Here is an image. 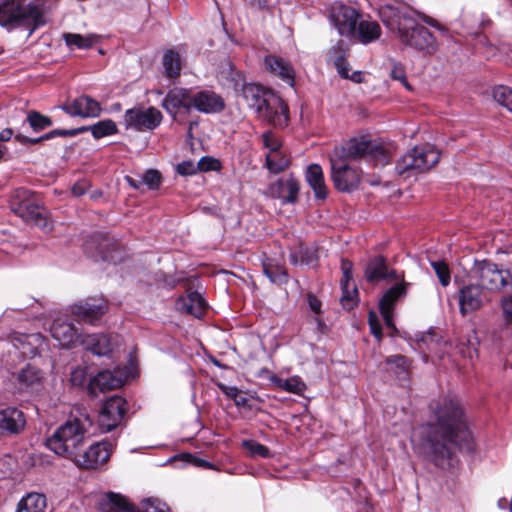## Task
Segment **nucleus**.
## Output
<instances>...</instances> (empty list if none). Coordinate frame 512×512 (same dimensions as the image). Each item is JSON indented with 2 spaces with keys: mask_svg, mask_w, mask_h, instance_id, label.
Masks as SVG:
<instances>
[{
  "mask_svg": "<svg viewBox=\"0 0 512 512\" xmlns=\"http://www.w3.org/2000/svg\"><path fill=\"white\" fill-rule=\"evenodd\" d=\"M11 210L25 222L41 229L48 227L47 212L37 197L27 189H16L11 199Z\"/></svg>",
  "mask_w": 512,
  "mask_h": 512,
  "instance_id": "7",
  "label": "nucleus"
},
{
  "mask_svg": "<svg viewBox=\"0 0 512 512\" xmlns=\"http://www.w3.org/2000/svg\"><path fill=\"white\" fill-rule=\"evenodd\" d=\"M262 139L264 147L268 150L267 154L283 152L282 142L273 132H265Z\"/></svg>",
  "mask_w": 512,
  "mask_h": 512,
  "instance_id": "49",
  "label": "nucleus"
},
{
  "mask_svg": "<svg viewBox=\"0 0 512 512\" xmlns=\"http://www.w3.org/2000/svg\"><path fill=\"white\" fill-rule=\"evenodd\" d=\"M98 505L102 512H133V507L128 500L113 492L103 495Z\"/></svg>",
  "mask_w": 512,
  "mask_h": 512,
  "instance_id": "31",
  "label": "nucleus"
},
{
  "mask_svg": "<svg viewBox=\"0 0 512 512\" xmlns=\"http://www.w3.org/2000/svg\"><path fill=\"white\" fill-rule=\"evenodd\" d=\"M241 95L248 107L257 111L265 103L270 107H278L280 97L264 87L254 83H244L241 87Z\"/></svg>",
  "mask_w": 512,
  "mask_h": 512,
  "instance_id": "14",
  "label": "nucleus"
},
{
  "mask_svg": "<svg viewBox=\"0 0 512 512\" xmlns=\"http://www.w3.org/2000/svg\"><path fill=\"white\" fill-rule=\"evenodd\" d=\"M163 67L165 74L169 78H175L180 75L181 71V57L178 52L168 50L163 55Z\"/></svg>",
  "mask_w": 512,
  "mask_h": 512,
  "instance_id": "39",
  "label": "nucleus"
},
{
  "mask_svg": "<svg viewBox=\"0 0 512 512\" xmlns=\"http://www.w3.org/2000/svg\"><path fill=\"white\" fill-rule=\"evenodd\" d=\"M289 158L286 153L279 152L273 154H266V167L274 174L284 171L289 166Z\"/></svg>",
  "mask_w": 512,
  "mask_h": 512,
  "instance_id": "41",
  "label": "nucleus"
},
{
  "mask_svg": "<svg viewBox=\"0 0 512 512\" xmlns=\"http://www.w3.org/2000/svg\"><path fill=\"white\" fill-rule=\"evenodd\" d=\"M431 266L434 269L441 285L447 287L450 283V271L448 265L442 261H432Z\"/></svg>",
  "mask_w": 512,
  "mask_h": 512,
  "instance_id": "50",
  "label": "nucleus"
},
{
  "mask_svg": "<svg viewBox=\"0 0 512 512\" xmlns=\"http://www.w3.org/2000/svg\"><path fill=\"white\" fill-rule=\"evenodd\" d=\"M176 171L182 176L193 175L197 172V164L192 161H183L176 166Z\"/></svg>",
  "mask_w": 512,
  "mask_h": 512,
  "instance_id": "56",
  "label": "nucleus"
},
{
  "mask_svg": "<svg viewBox=\"0 0 512 512\" xmlns=\"http://www.w3.org/2000/svg\"><path fill=\"white\" fill-rule=\"evenodd\" d=\"M27 121L31 128L36 132L44 130L45 128L52 125V121L49 117L35 111L30 112L27 115Z\"/></svg>",
  "mask_w": 512,
  "mask_h": 512,
  "instance_id": "48",
  "label": "nucleus"
},
{
  "mask_svg": "<svg viewBox=\"0 0 512 512\" xmlns=\"http://www.w3.org/2000/svg\"><path fill=\"white\" fill-rule=\"evenodd\" d=\"M193 99V89L175 87L163 99L162 107L175 118L178 110L181 108L187 112L193 110Z\"/></svg>",
  "mask_w": 512,
  "mask_h": 512,
  "instance_id": "16",
  "label": "nucleus"
},
{
  "mask_svg": "<svg viewBox=\"0 0 512 512\" xmlns=\"http://www.w3.org/2000/svg\"><path fill=\"white\" fill-rule=\"evenodd\" d=\"M386 363L389 366H395L397 369H400L402 372H405L408 369L409 363L406 357L401 355L391 356L386 359Z\"/></svg>",
  "mask_w": 512,
  "mask_h": 512,
  "instance_id": "55",
  "label": "nucleus"
},
{
  "mask_svg": "<svg viewBox=\"0 0 512 512\" xmlns=\"http://www.w3.org/2000/svg\"><path fill=\"white\" fill-rule=\"evenodd\" d=\"M365 277L368 281L374 282L382 279H399L395 270H389L385 259L381 256L371 259L365 269Z\"/></svg>",
  "mask_w": 512,
  "mask_h": 512,
  "instance_id": "28",
  "label": "nucleus"
},
{
  "mask_svg": "<svg viewBox=\"0 0 512 512\" xmlns=\"http://www.w3.org/2000/svg\"><path fill=\"white\" fill-rule=\"evenodd\" d=\"M266 69L272 74L279 76L282 80L290 84L294 83V71L291 65L282 58L276 56H267L264 60Z\"/></svg>",
  "mask_w": 512,
  "mask_h": 512,
  "instance_id": "32",
  "label": "nucleus"
},
{
  "mask_svg": "<svg viewBox=\"0 0 512 512\" xmlns=\"http://www.w3.org/2000/svg\"><path fill=\"white\" fill-rule=\"evenodd\" d=\"M91 426L90 416L85 412H80L79 415L71 416L60 425L46 439V445L55 454L72 460L83 446Z\"/></svg>",
  "mask_w": 512,
  "mask_h": 512,
  "instance_id": "3",
  "label": "nucleus"
},
{
  "mask_svg": "<svg viewBox=\"0 0 512 512\" xmlns=\"http://www.w3.org/2000/svg\"><path fill=\"white\" fill-rule=\"evenodd\" d=\"M108 306L104 300L96 303L90 300H85L71 306V314L76 317L77 320L83 321L89 324H96V322L107 312Z\"/></svg>",
  "mask_w": 512,
  "mask_h": 512,
  "instance_id": "20",
  "label": "nucleus"
},
{
  "mask_svg": "<svg viewBox=\"0 0 512 512\" xmlns=\"http://www.w3.org/2000/svg\"><path fill=\"white\" fill-rule=\"evenodd\" d=\"M440 159L438 150L431 146H416L404 154L396 164V172L409 178L434 167Z\"/></svg>",
  "mask_w": 512,
  "mask_h": 512,
  "instance_id": "6",
  "label": "nucleus"
},
{
  "mask_svg": "<svg viewBox=\"0 0 512 512\" xmlns=\"http://www.w3.org/2000/svg\"><path fill=\"white\" fill-rule=\"evenodd\" d=\"M127 411V403L121 396L109 398L99 413V427L103 432L116 428Z\"/></svg>",
  "mask_w": 512,
  "mask_h": 512,
  "instance_id": "12",
  "label": "nucleus"
},
{
  "mask_svg": "<svg viewBox=\"0 0 512 512\" xmlns=\"http://www.w3.org/2000/svg\"><path fill=\"white\" fill-rule=\"evenodd\" d=\"M348 53V47L343 41H339L335 46H333L328 54L327 59L329 63H332L337 69L338 74L342 78L349 77V63L346 61V56Z\"/></svg>",
  "mask_w": 512,
  "mask_h": 512,
  "instance_id": "30",
  "label": "nucleus"
},
{
  "mask_svg": "<svg viewBox=\"0 0 512 512\" xmlns=\"http://www.w3.org/2000/svg\"><path fill=\"white\" fill-rule=\"evenodd\" d=\"M342 296L341 304L343 308L350 310L357 304V289L354 283H347L346 285L341 284Z\"/></svg>",
  "mask_w": 512,
  "mask_h": 512,
  "instance_id": "45",
  "label": "nucleus"
},
{
  "mask_svg": "<svg viewBox=\"0 0 512 512\" xmlns=\"http://www.w3.org/2000/svg\"><path fill=\"white\" fill-rule=\"evenodd\" d=\"M487 301L488 298L484 289L477 282L465 285L459 290L458 302L462 315L480 309Z\"/></svg>",
  "mask_w": 512,
  "mask_h": 512,
  "instance_id": "15",
  "label": "nucleus"
},
{
  "mask_svg": "<svg viewBox=\"0 0 512 512\" xmlns=\"http://www.w3.org/2000/svg\"><path fill=\"white\" fill-rule=\"evenodd\" d=\"M9 343L21 355L25 357H34L40 353L44 346L45 339L40 333H13L10 336Z\"/></svg>",
  "mask_w": 512,
  "mask_h": 512,
  "instance_id": "18",
  "label": "nucleus"
},
{
  "mask_svg": "<svg viewBox=\"0 0 512 512\" xmlns=\"http://www.w3.org/2000/svg\"><path fill=\"white\" fill-rule=\"evenodd\" d=\"M77 135V131L76 130H60V129H57V130H53L49 133H46L44 134L43 136H40L38 138H29V137H26V136H22L20 134L16 135V139L18 141H20L21 143H31V144H36L40 141H43V140H48L50 138H53L55 136H75Z\"/></svg>",
  "mask_w": 512,
  "mask_h": 512,
  "instance_id": "44",
  "label": "nucleus"
},
{
  "mask_svg": "<svg viewBox=\"0 0 512 512\" xmlns=\"http://www.w3.org/2000/svg\"><path fill=\"white\" fill-rule=\"evenodd\" d=\"M88 187H89L88 182H86V181H78V182H76L73 185L71 191H72L74 196L79 197V196H82V195L85 194V192L87 191Z\"/></svg>",
  "mask_w": 512,
  "mask_h": 512,
  "instance_id": "61",
  "label": "nucleus"
},
{
  "mask_svg": "<svg viewBox=\"0 0 512 512\" xmlns=\"http://www.w3.org/2000/svg\"><path fill=\"white\" fill-rule=\"evenodd\" d=\"M142 182L149 189L155 190L160 186L161 175L157 170L150 169L142 176Z\"/></svg>",
  "mask_w": 512,
  "mask_h": 512,
  "instance_id": "53",
  "label": "nucleus"
},
{
  "mask_svg": "<svg viewBox=\"0 0 512 512\" xmlns=\"http://www.w3.org/2000/svg\"><path fill=\"white\" fill-rule=\"evenodd\" d=\"M50 332L52 337L64 348L73 347L81 337L72 323L61 318L54 320Z\"/></svg>",
  "mask_w": 512,
  "mask_h": 512,
  "instance_id": "24",
  "label": "nucleus"
},
{
  "mask_svg": "<svg viewBox=\"0 0 512 512\" xmlns=\"http://www.w3.org/2000/svg\"><path fill=\"white\" fill-rule=\"evenodd\" d=\"M300 259L298 254L293 253L290 255V262L293 265L305 264L314 265L317 261L316 251L313 248H301L299 251Z\"/></svg>",
  "mask_w": 512,
  "mask_h": 512,
  "instance_id": "46",
  "label": "nucleus"
},
{
  "mask_svg": "<svg viewBox=\"0 0 512 512\" xmlns=\"http://www.w3.org/2000/svg\"><path fill=\"white\" fill-rule=\"evenodd\" d=\"M121 385L120 379L114 377L111 371L104 370L96 374L89 382V390L92 394L115 389Z\"/></svg>",
  "mask_w": 512,
  "mask_h": 512,
  "instance_id": "34",
  "label": "nucleus"
},
{
  "mask_svg": "<svg viewBox=\"0 0 512 512\" xmlns=\"http://www.w3.org/2000/svg\"><path fill=\"white\" fill-rule=\"evenodd\" d=\"M125 180L134 189H139L143 185L142 179L136 180L130 176H126Z\"/></svg>",
  "mask_w": 512,
  "mask_h": 512,
  "instance_id": "63",
  "label": "nucleus"
},
{
  "mask_svg": "<svg viewBox=\"0 0 512 512\" xmlns=\"http://www.w3.org/2000/svg\"><path fill=\"white\" fill-rule=\"evenodd\" d=\"M70 381L75 386H80L85 381V371L82 368H76L71 372Z\"/></svg>",
  "mask_w": 512,
  "mask_h": 512,
  "instance_id": "59",
  "label": "nucleus"
},
{
  "mask_svg": "<svg viewBox=\"0 0 512 512\" xmlns=\"http://www.w3.org/2000/svg\"><path fill=\"white\" fill-rule=\"evenodd\" d=\"M269 380L278 389L299 396L303 395L307 389V385L298 375L291 376L287 379L280 378L277 375H271Z\"/></svg>",
  "mask_w": 512,
  "mask_h": 512,
  "instance_id": "35",
  "label": "nucleus"
},
{
  "mask_svg": "<svg viewBox=\"0 0 512 512\" xmlns=\"http://www.w3.org/2000/svg\"><path fill=\"white\" fill-rule=\"evenodd\" d=\"M492 95L498 104L512 113V88L504 85L496 86Z\"/></svg>",
  "mask_w": 512,
  "mask_h": 512,
  "instance_id": "43",
  "label": "nucleus"
},
{
  "mask_svg": "<svg viewBox=\"0 0 512 512\" xmlns=\"http://www.w3.org/2000/svg\"><path fill=\"white\" fill-rule=\"evenodd\" d=\"M63 39L71 48L88 49L96 43L98 37L94 34L83 36L77 33H65Z\"/></svg>",
  "mask_w": 512,
  "mask_h": 512,
  "instance_id": "40",
  "label": "nucleus"
},
{
  "mask_svg": "<svg viewBox=\"0 0 512 512\" xmlns=\"http://www.w3.org/2000/svg\"><path fill=\"white\" fill-rule=\"evenodd\" d=\"M242 446L252 457L269 458L271 456L269 448L255 440H243Z\"/></svg>",
  "mask_w": 512,
  "mask_h": 512,
  "instance_id": "47",
  "label": "nucleus"
},
{
  "mask_svg": "<svg viewBox=\"0 0 512 512\" xmlns=\"http://www.w3.org/2000/svg\"><path fill=\"white\" fill-rule=\"evenodd\" d=\"M43 24L42 9L25 0H3L0 3V25L9 29L21 26H33L31 32Z\"/></svg>",
  "mask_w": 512,
  "mask_h": 512,
  "instance_id": "5",
  "label": "nucleus"
},
{
  "mask_svg": "<svg viewBox=\"0 0 512 512\" xmlns=\"http://www.w3.org/2000/svg\"><path fill=\"white\" fill-rule=\"evenodd\" d=\"M426 449L433 463L448 469L457 463L456 451L461 441H467V430L462 406L457 398L440 396L429 404V421L422 428Z\"/></svg>",
  "mask_w": 512,
  "mask_h": 512,
  "instance_id": "1",
  "label": "nucleus"
},
{
  "mask_svg": "<svg viewBox=\"0 0 512 512\" xmlns=\"http://www.w3.org/2000/svg\"><path fill=\"white\" fill-rule=\"evenodd\" d=\"M162 121V113L155 107H134L126 110L124 124L126 128L148 131L157 128Z\"/></svg>",
  "mask_w": 512,
  "mask_h": 512,
  "instance_id": "10",
  "label": "nucleus"
},
{
  "mask_svg": "<svg viewBox=\"0 0 512 512\" xmlns=\"http://www.w3.org/2000/svg\"><path fill=\"white\" fill-rule=\"evenodd\" d=\"M219 389L224 393L228 398L235 399L238 394H240V390L236 386H227L225 384L219 383Z\"/></svg>",
  "mask_w": 512,
  "mask_h": 512,
  "instance_id": "60",
  "label": "nucleus"
},
{
  "mask_svg": "<svg viewBox=\"0 0 512 512\" xmlns=\"http://www.w3.org/2000/svg\"><path fill=\"white\" fill-rule=\"evenodd\" d=\"M333 154L345 160L368 158L383 165L390 159L389 152L383 145L366 137L350 139L341 148H336Z\"/></svg>",
  "mask_w": 512,
  "mask_h": 512,
  "instance_id": "8",
  "label": "nucleus"
},
{
  "mask_svg": "<svg viewBox=\"0 0 512 512\" xmlns=\"http://www.w3.org/2000/svg\"><path fill=\"white\" fill-rule=\"evenodd\" d=\"M280 105L278 107H270L264 104L256 113L262 121H265L275 127H284L288 123V106L280 98Z\"/></svg>",
  "mask_w": 512,
  "mask_h": 512,
  "instance_id": "25",
  "label": "nucleus"
},
{
  "mask_svg": "<svg viewBox=\"0 0 512 512\" xmlns=\"http://www.w3.org/2000/svg\"><path fill=\"white\" fill-rule=\"evenodd\" d=\"M248 4L253 7L264 9L267 7V0H245Z\"/></svg>",
  "mask_w": 512,
  "mask_h": 512,
  "instance_id": "64",
  "label": "nucleus"
},
{
  "mask_svg": "<svg viewBox=\"0 0 512 512\" xmlns=\"http://www.w3.org/2000/svg\"><path fill=\"white\" fill-rule=\"evenodd\" d=\"M406 294V284L399 283L391 287L386 293L382 296L379 301V309L380 313L384 319L385 325L392 330V332H396V327L394 324V307L396 302Z\"/></svg>",
  "mask_w": 512,
  "mask_h": 512,
  "instance_id": "17",
  "label": "nucleus"
},
{
  "mask_svg": "<svg viewBox=\"0 0 512 512\" xmlns=\"http://www.w3.org/2000/svg\"><path fill=\"white\" fill-rule=\"evenodd\" d=\"M81 344L97 356H107L114 347L112 338L105 334L85 335L81 338Z\"/></svg>",
  "mask_w": 512,
  "mask_h": 512,
  "instance_id": "29",
  "label": "nucleus"
},
{
  "mask_svg": "<svg viewBox=\"0 0 512 512\" xmlns=\"http://www.w3.org/2000/svg\"><path fill=\"white\" fill-rule=\"evenodd\" d=\"M305 179L314 192L316 199L324 200L328 196V188L325 184L324 174L319 164H310L305 171Z\"/></svg>",
  "mask_w": 512,
  "mask_h": 512,
  "instance_id": "26",
  "label": "nucleus"
},
{
  "mask_svg": "<svg viewBox=\"0 0 512 512\" xmlns=\"http://www.w3.org/2000/svg\"><path fill=\"white\" fill-rule=\"evenodd\" d=\"M193 109L204 114L220 113L225 108L221 95L208 89L194 90Z\"/></svg>",
  "mask_w": 512,
  "mask_h": 512,
  "instance_id": "19",
  "label": "nucleus"
},
{
  "mask_svg": "<svg viewBox=\"0 0 512 512\" xmlns=\"http://www.w3.org/2000/svg\"><path fill=\"white\" fill-rule=\"evenodd\" d=\"M46 507V497L43 494L33 492L21 498L15 512H45Z\"/></svg>",
  "mask_w": 512,
  "mask_h": 512,
  "instance_id": "36",
  "label": "nucleus"
},
{
  "mask_svg": "<svg viewBox=\"0 0 512 512\" xmlns=\"http://www.w3.org/2000/svg\"><path fill=\"white\" fill-rule=\"evenodd\" d=\"M330 18L341 36L347 38L354 36L359 18V14L354 8L336 4L332 7Z\"/></svg>",
  "mask_w": 512,
  "mask_h": 512,
  "instance_id": "13",
  "label": "nucleus"
},
{
  "mask_svg": "<svg viewBox=\"0 0 512 512\" xmlns=\"http://www.w3.org/2000/svg\"><path fill=\"white\" fill-rule=\"evenodd\" d=\"M308 304L310 309L315 313L319 314L321 312V302L314 295H308Z\"/></svg>",
  "mask_w": 512,
  "mask_h": 512,
  "instance_id": "62",
  "label": "nucleus"
},
{
  "mask_svg": "<svg viewBox=\"0 0 512 512\" xmlns=\"http://www.w3.org/2000/svg\"><path fill=\"white\" fill-rule=\"evenodd\" d=\"M331 179L335 188L341 192H350L360 184V174L356 168L349 166L346 160L332 155L330 157Z\"/></svg>",
  "mask_w": 512,
  "mask_h": 512,
  "instance_id": "9",
  "label": "nucleus"
},
{
  "mask_svg": "<svg viewBox=\"0 0 512 512\" xmlns=\"http://www.w3.org/2000/svg\"><path fill=\"white\" fill-rule=\"evenodd\" d=\"M390 75L392 79L399 81L407 90L412 89L407 81L406 71L402 64L393 63Z\"/></svg>",
  "mask_w": 512,
  "mask_h": 512,
  "instance_id": "52",
  "label": "nucleus"
},
{
  "mask_svg": "<svg viewBox=\"0 0 512 512\" xmlns=\"http://www.w3.org/2000/svg\"><path fill=\"white\" fill-rule=\"evenodd\" d=\"M62 109L71 116L82 118H95L102 112L99 102L87 95L77 97L71 103L63 105Z\"/></svg>",
  "mask_w": 512,
  "mask_h": 512,
  "instance_id": "22",
  "label": "nucleus"
},
{
  "mask_svg": "<svg viewBox=\"0 0 512 512\" xmlns=\"http://www.w3.org/2000/svg\"><path fill=\"white\" fill-rule=\"evenodd\" d=\"M471 279L477 282L482 289L490 292H499L509 288L511 293L501 297L500 306L506 322H512V270L500 269L495 263L487 260L475 262L471 269Z\"/></svg>",
  "mask_w": 512,
  "mask_h": 512,
  "instance_id": "4",
  "label": "nucleus"
},
{
  "mask_svg": "<svg viewBox=\"0 0 512 512\" xmlns=\"http://www.w3.org/2000/svg\"><path fill=\"white\" fill-rule=\"evenodd\" d=\"M263 271H264L265 275L273 283L283 284V283L287 282V279H288L287 272H286L285 268H283L280 265L264 263Z\"/></svg>",
  "mask_w": 512,
  "mask_h": 512,
  "instance_id": "42",
  "label": "nucleus"
},
{
  "mask_svg": "<svg viewBox=\"0 0 512 512\" xmlns=\"http://www.w3.org/2000/svg\"><path fill=\"white\" fill-rule=\"evenodd\" d=\"M112 454V445L107 441L91 445L83 453L77 452L72 461L79 467L96 469L105 464Z\"/></svg>",
  "mask_w": 512,
  "mask_h": 512,
  "instance_id": "11",
  "label": "nucleus"
},
{
  "mask_svg": "<svg viewBox=\"0 0 512 512\" xmlns=\"http://www.w3.org/2000/svg\"><path fill=\"white\" fill-rule=\"evenodd\" d=\"M75 130L77 131V134L85 131H91L95 139H100L117 133V126L111 119H105L91 126L81 127Z\"/></svg>",
  "mask_w": 512,
  "mask_h": 512,
  "instance_id": "38",
  "label": "nucleus"
},
{
  "mask_svg": "<svg viewBox=\"0 0 512 512\" xmlns=\"http://www.w3.org/2000/svg\"><path fill=\"white\" fill-rule=\"evenodd\" d=\"M139 512H171L169 507L158 499H146L141 502Z\"/></svg>",
  "mask_w": 512,
  "mask_h": 512,
  "instance_id": "51",
  "label": "nucleus"
},
{
  "mask_svg": "<svg viewBox=\"0 0 512 512\" xmlns=\"http://www.w3.org/2000/svg\"><path fill=\"white\" fill-rule=\"evenodd\" d=\"M379 15L387 28L397 31L400 41L405 45L428 54L437 50L435 37L417 22L413 10L405 6L386 4L379 9Z\"/></svg>",
  "mask_w": 512,
  "mask_h": 512,
  "instance_id": "2",
  "label": "nucleus"
},
{
  "mask_svg": "<svg viewBox=\"0 0 512 512\" xmlns=\"http://www.w3.org/2000/svg\"><path fill=\"white\" fill-rule=\"evenodd\" d=\"M218 162L212 158L203 157L197 163V171H209L217 168Z\"/></svg>",
  "mask_w": 512,
  "mask_h": 512,
  "instance_id": "58",
  "label": "nucleus"
},
{
  "mask_svg": "<svg viewBox=\"0 0 512 512\" xmlns=\"http://www.w3.org/2000/svg\"><path fill=\"white\" fill-rule=\"evenodd\" d=\"M352 269L353 264L351 261L346 259L341 260L342 278L340 284L346 285L347 283L353 282Z\"/></svg>",
  "mask_w": 512,
  "mask_h": 512,
  "instance_id": "54",
  "label": "nucleus"
},
{
  "mask_svg": "<svg viewBox=\"0 0 512 512\" xmlns=\"http://www.w3.org/2000/svg\"><path fill=\"white\" fill-rule=\"evenodd\" d=\"M368 322L372 334L377 338L378 341H380L382 338L381 326L379 324L378 317L374 312L369 313Z\"/></svg>",
  "mask_w": 512,
  "mask_h": 512,
  "instance_id": "57",
  "label": "nucleus"
},
{
  "mask_svg": "<svg viewBox=\"0 0 512 512\" xmlns=\"http://www.w3.org/2000/svg\"><path fill=\"white\" fill-rule=\"evenodd\" d=\"M176 307L182 313L201 318L205 313L206 303L199 293L190 292L177 300Z\"/></svg>",
  "mask_w": 512,
  "mask_h": 512,
  "instance_id": "27",
  "label": "nucleus"
},
{
  "mask_svg": "<svg viewBox=\"0 0 512 512\" xmlns=\"http://www.w3.org/2000/svg\"><path fill=\"white\" fill-rule=\"evenodd\" d=\"M43 372L28 364L17 375L18 388L20 390L37 389L43 380Z\"/></svg>",
  "mask_w": 512,
  "mask_h": 512,
  "instance_id": "33",
  "label": "nucleus"
},
{
  "mask_svg": "<svg viewBox=\"0 0 512 512\" xmlns=\"http://www.w3.org/2000/svg\"><path fill=\"white\" fill-rule=\"evenodd\" d=\"M299 182L292 176L280 178L267 189V195L281 199L283 203H294L299 194Z\"/></svg>",
  "mask_w": 512,
  "mask_h": 512,
  "instance_id": "21",
  "label": "nucleus"
},
{
  "mask_svg": "<svg viewBox=\"0 0 512 512\" xmlns=\"http://www.w3.org/2000/svg\"><path fill=\"white\" fill-rule=\"evenodd\" d=\"M26 425L24 413L14 407L0 410V432L2 434H19Z\"/></svg>",
  "mask_w": 512,
  "mask_h": 512,
  "instance_id": "23",
  "label": "nucleus"
},
{
  "mask_svg": "<svg viewBox=\"0 0 512 512\" xmlns=\"http://www.w3.org/2000/svg\"><path fill=\"white\" fill-rule=\"evenodd\" d=\"M381 35V28L375 21L363 20L360 21L357 29L355 28L356 37L361 43L368 44L377 40Z\"/></svg>",
  "mask_w": 512,
  "mask_h": 512,
  "instance_id": "37",
  "label": "nucleus"
}]
</instances>
